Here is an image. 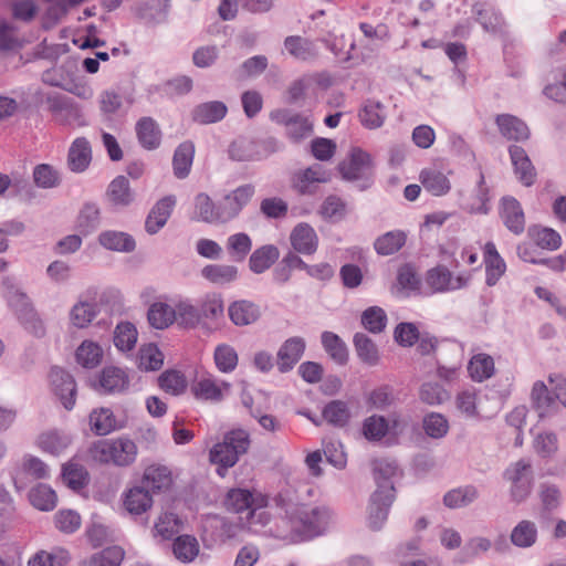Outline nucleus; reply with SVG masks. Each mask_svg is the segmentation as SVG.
I'll return each instance as SVG.
<instances>
[{
  "label": "nucleus",
  "instance_id": "obj_16",
  "mask_svg": "<svg viewBox=\"0 0 566 566\" xmlns=\"http://www.w3.org/2000/svg\"><path fill=\"white\" fill-rule=\"evenodd\" d=\"M395 500V494H381L380 491H375L369 501L368 506V526L378 531L382 527L389 513V509Z\"/></svg>",
  "mask_w": 566,
  "mask_h": 566
},
{
  "label": "nucleus",
  "instance_id": "obj_3",
  "mask_svg": "<svg viewBox=\"0 0 566 566\" xmlns=\"http://www.w3.org/2000/svg\"><path fill=\"white\" fill-rule=\"evenodd\" d=\"M250 443V434L243 429L227 432L223 440L216 443L209 452L210 462L218 465L217 473L224 476L228 469L232 468L239 458L248 452Z\"/></svg>",
  "mask_w": 566,
  "mask_h": 566
},
{
  "label": "nucleus",
  "instance_id": "obj_17",
  "mask_svg": "<svg viewBox=\"0 0 566 566\" xmlns=\"http://www.w3.org/2000/svg\"><path fill=\"white\" fill-rule=\"evenodd\" d=\"M175 205L176 198L174 196H166L155 203L145 221V230L147 233L156 234L161 228H164Z\"/></svg>",
  "mask_w": 566,
  "mask_h": 566
},
{
  "label": "nucleus",
  "instance_id": "obj_50",
  "mask_svg": "<svg viewBox=\"0 0 566 566\" xmlns=\"http://www.w3.org/2000/svg\"><path fill=\"white\" fill-rule=\"evenodd\" d=\"M98 305L87 301H78L71 310L70 317L74 326L86 327L97 315Z\"/></svg>",
  "mask_w": 566,
  "mask_h": 566
},
{
  "label": "nucleus",
  "instance_id": "obj_46",
  "mask_svg": "<svg viewBox=\"0 0 566 566\" xmlns=\"http://www.w3.org/2000/svg\"><path fill=\"white\" fill-rule=\"evenodd\" d=\"M172 552L179 562L190 563L199 554V543L192 535H180L174 541Z\"/></svg>",
  "mask_w": 566,
  "mask_h": 566
},
{
  "label": "nucleus",
  "instance_id": "obj_47",
  "mask_svg": "<svg viewBox=\"0 0 566 566\" xmlns=\"http://www.w3.org/2000/svg\"><path fill=\"white\" fill-rule=\"evenodd\" d=\"M479 497V491L474 485H465L453 489L443 496V503L450 509L468 506Z\"/></svg>",
  "mask_w": 566,
  "mask_h": 566
},
{
  "label": "nucleus",
  "instance_id": "obj_48",
  "mask_svg": "<svg viewBox=\"0 0 566 566\" xmlns=\"http://www.w3.org/2000/svg\"><path fill=\"white\" fill-rule=\"evenodd\" d=\"M422 429L431 439L444 438L450 429L448 419L439 412H429L422 419Z\"/></svg>",
  "mask_w": 566,
  "mask_h": 566
},
{
  "label": "nucleus",
  "instance_id": "obj_22",
  "mask_svg": "<svg viewBox=\"0 0 566 566\" xmlns=\"http://www.w3.org/2000/svg\"><path fill=\"white\" fill-rule=\"evenodd\" d=\"M228 113V107L223 102L211 101L201 103L191 111L193 122L208 125L222 120Z\"/></svg>",
  "mask_w": 566,
  "mask_h": 566
},
{
  "label": "nucleus",
  "instance_id": "obj_45",
  "mask_svg": "<svg viewBox=\"0 0 566 566\" xmlns=\"http://www.w3.org/2000/svg\"><path fill=\"white\" fill-rule=\"evenodd\" d=\"M406 243V234L400 230L386 232L374 242L376 252L380 255H390L398 252Z\"/></svg>",
  "mask_w": 566,
  "mask_h": 566
},
{
  "label": "nucleus",
  "instance_id": "obj_58",
  "mask_svg": "<svg viewBox=\"0 0 566 566\" xmlns=\"http://www.w3.org/2000/svg\"><path fill=\"white\" fill-rule=\"evenodd\" d=\"M473 12L476 14L478 22L488 32H497L503 24L502 14L492 7L484 8L483 6L475 4Z\"/></svg>",
  "mask_w": 566,
  "mask_h": 566
},
{
  "label": "nucleus",
  "instance_id": "obj_30",
  "mask_svg": "<svg viewBox=\"0 0 566 566\" xmlns=\"http://www.w3.org/2000/svg\"><path fill=\"white\" fill-rule=\"evenodd\" d=\"M398 472V465L395 461L378 460L374 467V478L377 483L376 491H380L381 494H395L394 478Z\"/></svg>",
  "mask_w": 566,
  "mask_h": 566
},
{
  "label": "nucleus",
  "instance_id": "obj_24",
  "mask_svg": "<svg viewBox=\"0 0 566 566\" xmlns=\"http://www.w3.org/2000/svg\"><path fill=\"white\" fill-rule=\"evenodd\" d=\"M137 139L143 148L154 150L159 147L161 132L155 119L142 117L135 126Z\"/></svg>",
  "mask_w": 566,
  "mask_h": 566
},
{
  "label": "nucleus",
  "instance_id": "obj_7",
  "mask_svg": "<svg viewBox=\"0 0 566 566\" xmlns=\"http://www.w3.org/2000/svg\"><path fill=\"white\" fill-rule=\"evenodd\" d=\"M274 139L253 140L239 137L229 147V156L237 161L260 160L274 151Z\"/></svg>",
  "mask_w": 566,
  "mask_h": 566
},
{
  "label": "nucleus",
  "instance_id": "obj_34",
  "mask_svg": "<svg viewBox=\"0 0 566 566\" xmlns=\"http://www.w3.org/2000/svg\"><path fill=\"white\" fill-rule=\"evenodd\" d=\"M201 276L216 285L232 283L238 277V268L230 264H208L202 268Z\"/></svg>",
  "mask_w": 566,
  "mask_h": 566
},
{
  "label": "nucleus",
  "instance_id": "obj_57",
  "mask_svg": "<svg viewBox=\"0 0 566 566\" xmlns=\"http://www.w3.org/2000/svg\"><path fill=\"white\" fill-rule=\"evenodd\" d=\"M137 361L142 370H158L163 366L164 356L156 345L148 344L140 347Z\"/></svg>",
  "mask_w": 566,
  "mask_h": 566
},
{
  "label": "nucleus",
  "instance_id": "obj_35",
  "mask_svg": "<svg viewBox=\"0 0 566 566\" xmlns=\"http://www.w3.org/2000/svg\"><path fill=\"white\" fill-rule=\"evenodd\" d=\"M153 505L151 494L143 485L132 488L125 495L124 506L130 513L139 515Z\"/></svg>",
  "mask_w": 566,
  "mask_h": 566
},
{
  "label": "nucleus",
  "instance_id": "obj_33",
  "mask_svg": "<svg viewBox=\"0 0 566 566\" xmlns=\"http://www.w3.org/2000/svg\"><path fill=\"white\" fill-rule=\"evenodd\" d=\"M195 155V145L187 140L181 143L175 150L172 157L174 175L178 179L186 178L191 169Z\"/></svg>",
  "mask_w": 566,
  "mask_h": 566
},
{
  "label": "nucleus",
  "instance_id": "obj_15",
  "mask_svg": "<svg viewBox=\"0 0 566 566\" xmlns=\"http://www.w3.org/2000/svg\"><path fill=\"white\" fill-rule=\"evenodd\" d=\"M228 316L233 325H252L261 317L260 306L250 300H237L229 304Z\"/></svg>",
  "mask_w": 566,
  "mask_h": 566
},
{
  "label": "nucleus",
  "instance_id": "obj_49",
  "mask_svg": "<svg viewBox=\"0 0 566 566\" xmlns=\"http://www.w3.org/2000/svg\"><path fill=\"white\" fill-rule=\"evenodd\" d=\"M468 370L473 380L483 381L494 374V360L486 354H478L469 361Z\"/></svg>",
  "mask_w": 566,
  "mask_h": 566
},
{
  "label": "nucleus",
  "instance_id": "obj_64",
  "mask_svg": "<svg viewBox=\"0 0 566 566\" xmlns=\"http://www.w3.org/2000/svg\"><path fill=\"white\" fill-rule=\"evenodd\" d=\"M389 430V424L384 416L373 415L365 419L363 433L369 441H379Z\"/></svg>",
  "mask_w": 566,
  "mask_h": 566
},
{
  "label": "nucleus",
  "instance_id": "obj_37",
  "mask_svg": "<svg viewBox=\"0 0 566 566\" xmlns=\"http://www.w3.org/2000/svg\"><path fill=\"white\" fill-rule=\"evenodd\" d=\"M321 342L324 350L336 364L345 365L348 361L347 346L337 334L325 331L321 335Z\"/></svg>",
  "mask_w": 566,
  "mask_h": 566
},
{
  "label": "nucleus",
  "instance_id": "obj_52",
  "mask_svg": "<svg viewBox=\"0 0 566 566\" xmlns=\"http://www.w3.org/2000/svg\"><path fill=\"white\" fill-rule=\"evenodd\" d=\"M137 329L129 322L119 323L114 331V345L120 352L132 350L137 342Z\"/></svg>",
  "mask_w": 566,
  "mask_h": 566
},
{
  "label": "nucleus",
  "instance_id": "obj_11",
  "mask_svg": "<svg viewBox=\"0 0 566 566\" xmlns=\"http://www.w3.org/2000/svg\"><path fill=\"white\" fill-rule=\"evenodd\" d=\"M93 160L91 142L84 137H76L70 145L66 157L67 168L75 174L86 171Z\"/></svg>",
  "mask_w": 566,
  "mask_h": 566
},
{
  "label": "nucleus",
  "instance_id": "obj_38",
  "mask_svg": "<svg viewBox=\"0 0 566 566\" xmlns=\"http://www.w3.org/2000/svg\"><path fill=\"white\" fill-rule=\"evenodd\" d=\"M280 252L275 245H263L251 254L249 266L253 273L260 274L266 271L279 259Z\"/></svg>",
  "mask_w": 566,
  "mask_h": 566
},
{
  "label": "nucleus",
  "instance_id": "obj_40",
  "mask_svg": "<svg viewBox=\"0 0 566 566\" xmlns=\"http://www.w3.org/2000/svg\"><path fill=\"white\" fill-rule=\"evenodd\" d=\"M357 357L368 366L379 363V350L374 340L364 333H356L353 338Z\"/></svg>",
  "mask_w": 566,
  "mask_h": 566
},
{
  "label": "nucleus",
  "instance_id": "obj_20",
  "mask_svg": "<svg viewBox=\"0 0 566 566\" xmlns=\"http://www.w3.org/2000/svg\"><path fill=\"white\" fill-rule=\"evenodd\" d=\"M501 206V218L505 227L514 234H521L525 229V218L520 202L513 197H503Z\"/></svg>",
  "mask_w": 566,
  "mask_h": 566
},
{
  "label": "nucleus",
  "instance_id": "obj_5",
  "mask_svg": "<svg viewBox=\"0 0 566 566\" xmlns=\"http://www.w3.org/2000/svg\"><path fill=\"white\" fill-rule=\"evenodd\" d=\"M338 169L345 180L358 181L357 188L360 191L368 189L373 184L370 156L359 148H354L348 159L339 163Z\"/></svg>",
  "mask_w": 566,
  "mask_h": 566
},
{
  "label": "nucleus",
  "instance_id": "obj_27",
  "mask_svg": "<svg viewBox=\"0 0 566 566\" xmlns=\"http://www.w3.org/2000/svg\"><path fill=\"white\" fill-rule=\"evenodd\" d=\"M101 209L95 202H85L76 217V230L82 235H88L101 226Z\"/></svg>",
  "mask_w": 566,
  "mask_h": 566
},
{
  "label": "nucleus",
  "instance_id": "obj_18",
  "mask_svg": "<svg viewBox=\"0 0 566 566\" xmlns=\"http://www.w3.org/2000/svg\"><path fill=\"white\" fill-rule=\"evenodd\" d=\"M509 153L517 179L526 187L532 186L535 182L536 171L524 148L512 145Z\"/></svg>",
  "mask_w": 566,
  "mask_h": 566
},
{
  "label": "nucleus",
  "instance_id": "obj_1",
  "mask_svg": "<svg viewBox=\"0 0 566 566\" xmlns=\"http://www.w3.org/2000/svg\"><path fill=\"white\" fill-rule=\"evenodd\" d=\"M280 515L286 518L291 530L304 538L321 535L327 527L329 512L325 507H308L295 502L289 492H281L272 499Z\"/></svg>",
  "mask_w": 566,
  "mask_h": 566
},
{
  "label": "nucleus",
  "instance_id": "obj_12",
  "mask_svg": "<svg viewBox=\"0 0 566 566\" xmlns=\"http://www.w3.org/2000/svg\"><path fill=\"white\" fill-rule=\"evenodd\" d=\"M50 380L55 395L64 408L71 410L75 405L76 385L72 375L60 367H53Z\"/></svg>",
  "mask_w": 566,
  "mask_h": 566
},
{
  "label": "nucleus",
  "instance_id": "obj_21",
  "mask_svg": "<svg viewBox=\"0 0 566 566\" xmlns=\"http://www.w3.org/2000/svg\"><path fill=\"white\" fill-rule=\"evenodd\" d=\"M290 240L293 249L305 255L315 253L318 247V237L307 223L297 224L293 229Z\"/></svg>",
  "mask_w": 566,
  "mask_h": 566
},
{
  "label": "nucleus",
  "instance_id": "obj_60",
  "mask_svg": "<svg viewBox=\"0 0 566 566\" xmlns=\"http://www.w3.org/2000/svg\"><path fill=\"white\" fill-rule=\"evenodd\" d=\"M361 325L373 334L381 333L387 325V314L379 306H370L361 314Z\"/></svg>",
  "mask_w": 566,
  "mask_h": 566
},
{
  "label": "nucleus",
  "instance_id": "obj_42",
  "mask_svg": "<svg viewBox=\"0 0 566 566\" xmlns=\"http://www.w3.org/2000/svg\"><path fill=\"white\" fill-rule=\"evenodd\" d=\"M71 443V437L59 430L42 433L38 439L41 450L51 454H60Z\"/></svg>",
  "mask_w": 566,
  "mask_h": 566
},
{
  "label": "nucleus",
  "instance_id": "obj_26",
  "mask_svg": "<svg viewBox=\"0 0 566 566\" xmlns=\"http://www.w3.org/2000/svg\"><path fill=\"white\" fill-rule=\"evenodd\" d=\"M511 543L517 548L533 547L538 541V528L535 522L530 520L520 521L511 531Z\"/></svg>",
  "mask_w": 566,
  "mask_h": 566
},
{
  "label": "nucleus",
  "instance_id": "obj_39",
  "mask_svg": "<svg viewBox=\"0 0 566 566\" xmlns=\"http://www.w3.org/2000/svg\"><path fill=\"white\" fill-rule=\"evenodd\" d=\"M532 405L536 409L538 417L543 418L549 413L556 406L555 394H551L543 381H536L531 392Z\"/></svg>",
  "mask_w": 566,
  "mask_h": 566
},
{
  "label": "nucleus",
  "instance_id": "obj_61",
  "mask_svg": "<svg viewBox=\"0 0 566 566\" xmlns=\"http://www.w3.org/2000/svg\"><path fill=\"white\" fill-rule=\"evenodd\" d=\"M169 0H149L139 8V17L147 22L161 23L167 19Z\"/></svg>",
  "mask_w": 566,
  "mask_h": 566
},
{
  "label": "nucleus",
  "instance_id": "obj_4",
  "mask_svg": "<svg viewBox=\"0 0 566 566\" xmlns=\"http://www.w3.org/2000/svg\"><path fill=\"white\" fill-rule=\"evenodd\" d=\"M45 103L56 124L70 127H86L88 125L83 109L72 98L53 94L46 96Z\"/></svg>",
  "mask_w": 566,
  "mask_h": 566
},
{
  "label": "nucleus",
  "instance_id": "obj_41",
  "mask_svg": "<svg viewBox=\"0 0 566 566\" xmlns=\"http://www.w3.org/2000/svg\"><path fill=\"white\" fill-rule=\"evenodd\" d=\"M358 117L364 127L368 129L379 128L386 119L384 105L380 102L368 99L361 106Z\"/></svg>",
  "mask_w": 566,
  "mask_h": 566
},
{
  "label": "nucleus",
  "instance_id": "obj_8",
  "mask_svg": "<svg viewBox=\"0 0 566 566\" xmlns=\"http://www.w3.org/2000/svg\"><path fill=\"white\" fill-rule=\"evenodd\" d=\"M43 82L60 87L81 98H91L93 90L88 85L84 75L80 73H43Z\"/></svg>",
  "mask_w": 566,
  "mask_h": 566
},
{
  "label": "nucleus",
  "instance_id": "obj_56",
  "mask_svg": "<svg viewBox=\"0 0 566 566\" xmlns=\"http://www.w3.org/2000/svg\"><path fill=\"white\" fill-rule=\"evenodd\" d=\"M450 398V392L436 381L423 382L419 389V399L429 406H438Z\"/></svg>",
  "mask_w": 566,
  "mask_h": 566
},
{
  "label": "nucleus",
  "instance_id": "obj_36",
  "mask_svg": "<svg viewBox=\"0 0 566 566\" xmlns=\"http://www.w3.org/2000/svg\"><path fill=\"white\" fill-rule=\"evenodd\" d=\"M171 484L170 471L163 465H151L145 470L142 485L153 493L168 489Z\"/></svg>",
  "mask_w": 566,
  "mask_h": 566
},
{
  "label": "nucleus",
  "instance_id": "obj_28",
  "mask_svg": "<svg viewBox=\"0 0 566 566\" xmlns=\"http://www.w3.org/2000/svg\"><path fill=\"white\" fill-rule=\"evenodd\" d=\"M496 124L501 134L512 140L522 142L530 137V129L527 125L510 114H502L496 117Z\"/></svg>",
  "mask_w": 566,
  "mask_h": 566
},
{
  "label": "nucleus",
  "instance_id": "obj_31",
  "mask_svg": "<svg viewBox=\"0 0 566 566\" xmlns=\"http://www.w3.org/2000/svg\"><path fill=\"white\" fill-rule=\"evenodd\" d=\"M92 430L98 436H106L115 430L124 428L123 421H117L113 411L108 408L93 410L90 415Z\"/></svg>",
  "mask_w": 566,
  "mask_h": 566
},
{
  "label": "nucleus",
  "instance_id": "obj_19",
  "mask_svg": "<svg viewBox=\"0 0 566 566\" xmlns=\"http://www.w3.org/2000/svg\"><path fill=\"white\" fill-rule=\"evenodd\" d=\"M491 189L485 182V177L481 167H479V178L474 189L471 192L465 209L474 214H488L491 210Z\"/></svg>",
  "mask_w": 566,
  "mask_h": 566
},
{
  "label": "nucleus",
  "instance_id": "obj_43",
  "mask_svg": "<svg viewBox=\"0 0 566 566\" xmlns=\"http://www.w3.org/2000/svg\"><path fill=\"white\" fill-rule=\"evenodd\" d=\"M147 318L154 328L164 329L176 321V313L174 307L167 303L157 302L150 305Z\"/></svg>",
  "mask_w": 566,
  "mask_h": 566
},
{
  "label": "nucleus",
  "instance_id": "obj_51",
  "mask_svg": "<svg viewBox=\"0 0 566 566\" xmlns=\"http://www.w3.org/2000/svg\"><path fill=\"white\" fill-rule=\"evenodd\" d=\"M226 248L233 261L242 262L252 249V241L247 233L239 232L227 239Z\"/></svg>",
  "mask_w": 566,
  "mask_h": 566
},
{
  "label": "nucleus",
  "instance_id": "obj_10",
  "mask_svg": "<svg viewBox=\"0 0 566 566\" xmlns=\"http://www.w3.org/2000/svg\"><path fill=\"white\" fill-rule=\"evenodd\" d=\"M468 283V277L458 275L453 277L451 271L443 265L430 269L426 274V284L432 293H444L455 291Z\"/></svg>",
  "mask_w": 566,
  "mask_h": 566
},
{
  "label": "nucleus",
  "instance_id": "obj_9",
  "mask_svg": "<svg viewBox=\"0 0 566 566\" xmlns=\"http://www.w3.org/2000/svg\"><path fill=\"white\" fill-rule=\"evenodd\" d=\"M224 505L234 513H245V520L249 522L255 513V510L268 505L266 499L262 495L254 496L249 490L232 489L228 492Z\"/></svg>",
  "mask_w": 566,
  "mask_h": 566
},
{
  "label": "nucleus",
  "instance_id": "obj_53",
  "mask_svg": "<svg viewBox=\"0 0 566 566\" xmlns=\"http://www.w3.org/2000/svg\"><path fill=\"white\" fill-rule=\"evenodd\" d=\"M191 390L196 398L202 400L221 401L222 388L210 377H202L193 382Z\"/></svg>",
  "mask_w": 566,
  "mask_h": 566
},
{
  "label": "nucleus",
  "instance_id": "obj_55",
  "mask_svg": "<svg viewBox=\"0 0 566 566\" xmlns=\"http://www.w3.org/2000/svg\"><path fill=\"white\" fill-rule=\"evenodd\" d=\"M285 50L298 60H310L316 55V51L314 44L297 35L287 36L284 41Z\"/></svg>",
  "mask_w": 566,
  "mask_h": 566
},
{
  "label": "nucleus",
  "instance_id": "obj_25",
  "mask_svg": "<svg viewBox=\"0 0 566 566\" xmlns=\"http://www.w3.org/2000/svg\"><path fill=\"white\" fill-rule=\"evenodd\" d=\"M98 243L109 251L129 253L136 248L135 239L123 231L106 230L99 233Z\"/></svg>",
  "mask_w": 566,
  "mask_h": 566
},
{
  "label": "nucleus",
  "instance_id": "obj_2",
  "mask_svg": "<svg viewBox=\"0 0 566 566\" xmlns=\"http://www.w3.org/2000/svg\"><path fill=\"white\" fill-rule=\"evenodd\" d=\"M90 454L101 464L127 468L135 463L138 448L132 439L122 436L94 442L90 448Z\"/></svg>",
  "mask_w": 566,
  "mask_h": 566
},
{
  "label": "nucleus",
  "instance_id": "obj_29",
  "mask_svg": "<svg viewBox=\"0 0 566 566\" xmlns=\"http://www.w3.org/2000/svg\"><path fill=\"white\" fill-rule=\"evenodd\" d=\"M201 323L206 325L217 324L224 316L223 300L220 294L206 295L199 303Z\"/></svg>",
  "mask_w": 566,
  "mask_h": 566
},
{
  "label": "nucleus",
  "instance_id": "obj_62",
  "mask_svg": "<svg viewBox=\"0 0 566 566\" xmlns=\"http://www.w3.org/2000/svg\"><path fill=\"white\" fill-rule=\"evenodd\" d=\"M34 184L43 189L55 188L61 184L60 172L48 164H40L33 169Z\"/></svg>",
  "mask_w": 566,
  "mask_h": 566
},
{
  "label": "nucleus",
  "instance_id": "obj_54",
  "mask_svg": "<svg viewBox=\"0 0 566 566\" xmlns=\"http://www.w3.org/2000/svg\"><path fill=\"white\" fill-rule=\"evenodd\" d=\"M31 504L40 511H51L56 505V494L46 484H38L29 494Z\"/></svg>",
  "mask_w": 566,
  "mask_h": 566
},
{
  "label": "nucleus",
  "instance_id": "obj_23",
  "mask_svg": "<svg viewBox=\"0 0 566 566\" xmlns=\"http://www.w3.org/2000/svg\"><path fill=\"white\" fill-rule=\"evenodd\" d=\"M106 197L112 206L124 208L135 200V193L125 176H117L111 181L106 190Z\"/></svg>",
  "mask_w": 566,
  "mask_h": 566
},
{
  "label": "nucleus",
  "instance_id": "obj_14",
  "mask_svg": "<svg viewBox=\"0 0 566 566\" xmlns=\"http://www.w3.org/2000/svg\"><path fill=\"white\" fill-rule=\"evenodd\" d=\"M328 176L323 167L315 164L304 170L298 171L293 177V188L300 195H314L318 184L327 182Z\"/></svg>",
  "mask_w": 566,
  "mask_h": 566
},
{
  "label": "nucleus",
  "instance_id": "obj_44",
  "mask_svg": "<svg viewBox=\"0 0 566 566\" xmlns=\"http://www.w3.org/2000/svg\"><path fill=\"white\" fill-rule=\"evenodd\" d=\"M99 385L105 392H118L127 387L128 378L123 369L109 366L102 370Z\"/></svg>",
  "mask_w": 566,
  "mask_h": 566
},
{
  "label": "nucleus",
  "instance_id": "obj_6",
  "mask_svg": "<svg viewBox=\"0 0 566 566\" xmlns=\"http://www.w3.org/2000/svg\"><path fill=\"white\" fill-rule=\"evenodd\" d=\"M270 117L276 124L285 127L286 136L293 143H300L313 133V123L310 118L290 109H275L271 112Z\"/></svg>",
  "mask_w": 566,
  "mask_h": 566
},
{
  "label": "nucleus",
  "instance_id": "obj_13",
  "mask_svg": "<svg viewBox=\"0 0 566 566\" xmlns=\"http://www.w3.org/2000/svg\"><path fill=\"white\" fill-rule=\"evenodd\" d=\"M305 340L300 336H294L286 339L277 352V369L284 374L294 368V366L301 360L305 352Z\"/></svg>",
  "mask_w": 566,
  "mask_h": 566
},
{
  "label": "nucleus",
  "instance_id": "obj_59",
  "mask_svg": "<svg viewBox=\"0 0 566 566\" xmlns=\"http://www.w3.org/2000/svg\"><path fill=\"white\" fill-rule=\"evenodd\" d=\"M218 203L207 193H198L195 198V218L206 223H217Z\"/></svg>",
  "mask_w": 566,
  "mask_h": 566
},
{
  "label": "nucleus",
  "instance_id": "obj_32",
  "mask_svg": "<svg viewBox=\"0 0 566 566\" xmlns=\"http://www.w3.org/2000/svg\"><path fill=\"white\" fill-rule=\"evenodd\" d=\"M420 180L423 188L432 196H444L451 189L449 178L436 168L423 169L420 174Z\"/></svg>",
  "mask_w": 566,
  "mask_h": 566
},
{
  "label": "nucleus",
  "instance_id": "obj_63",
  "mask_svg": "<svg viewBox=\"0 0 566 566\" xmlns=\"http://www.w3.org/2000/svg\"><path fill=\"white\" fill-rule=\"evenodd\" d=\"M324 419L336 427H344L350 417L346 402L334 400L327 403L323 410Z\"/></svg>",
  "mask_w": 566,
  "mask_h": 566
}]
</instances>
